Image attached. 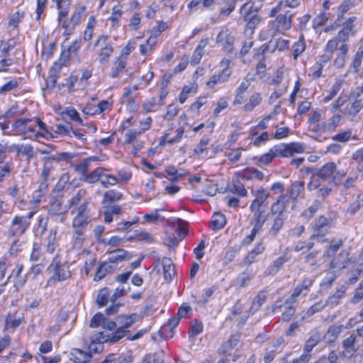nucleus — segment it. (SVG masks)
I'll return each mask as SVG.
<instances>
[{"instance_id":"obj_24","label":"nucleus","mask_w":363,"mask_h":363,"mask_svg":"<svg viewBox=\"0 0 363 363\" xmlns=\"http://www.w3.org/2000/svg\"><path fill=\"white\" fill-rule=\"evenodd\" d=\"M126 65V59L123 58V57H117L113 62L112 72L111 73V77H119L121 74L123 73V72L125 71Z\"/></svg>"},{"instance_id":"obj_62","label":"nucleus","mask_w":363,"mask_h":363,"mask_svg":"<svg viewBox=\"0 0 363 363\" xmlns=\"http://www.w3.org/2000/svg\"><path fill=\"white\" fill-rule=\"evenodd\" d=\"M109 296V293L107 289H102L99 291L97 298H96V303L100 306L102 307L105 306L108 302V298Z\"/></svg>"},{"instance_id":"obj_1","label":"nucleus","mask_w":363,"mask_h":363,"mask_svg":"<svg viewBox=\"0 0 363 363\" xmlns=\"http://www.w3.org/2000/svg\"><path fill=\"white\" fill-rule=\"evenodd\" d=\"M16 135H22L23 139L36 140L40 137L45 138L44 133L35 128L32 119H18L12 124Z\"/></svg>"},{"instance_id":"obj_45","label":"nucleus","mask_w":363,"mask_h":363,"mask_svg":"<svg viewBox=\"0 0 363 363\" xmlns=\"http://www.w3.org/2000/svg\"><path fill=\"white\" fill-rule=\"evenodd\" d=\"M111 102L107 100H102L98 104L96 108L94 109V111H86V113L90 115L101 114L107 110H111Z\"/></svg>"},{"instance_id":"obj_50","label":"nucleus","mask_w":363,"mask_h":363,"mask_svg":"<svg viewBox=\"0 0 363 363\" xmlns=\"http://www.w3.org/2000/svg\"><path fill=\"white\" fill-rule=\"evenodd\" d=\"M111 267L106 263H101L97 268L94 280L96 281L101 280L106 274V273L111 270Z\"/></svg>"},{"instance_id":"obj_12","label":"nucleus","mask_w":363,"mask_h":363,"mask_svg":"<svg viewBox=\"0 0 363 363\" xmlns=\"http://www.w3.org/2000/svg\"><path fill=\"white\" fill-rule=\"evenodd\" d=\"M234 176L246 180L257 179L262 181L264 179V174L254 167H247L242 172H236Z\"/></svg>"},{"instance_id":"obj_28","label":"nucleus","mask_w":363,"mask_h":363,"mask_svg":"<svg viewBox=\"0 0 363 363\" xmlns=\"http://www.w3.org/2000/svg\"><path fill=\"white\" fill-rule=\"evenodd\" d=\"M198 91V84L196 82L184 85L179 95V101L184 104L189 96L196 94Z\"/></svg>"},{"instance_id":"obj_43","label":"nucleus","mask_w":363,"mask_h":363,"mask_svg":"<svg viewBox=\"0 0 363 363\" xmlns=\"http://www.w3.org/2000/svg\"><path fill=\"white\" fill-rule=\"evenodd\" d=\"M213 230H220L225 225V216L220 213H216L213 216L211 221Z\"/></svg>"},{"instance_id":"obj_52","label":"nucleus","mask_w":363,"mask_h":363,"mask_svg":"<svg viewBox=\"0 0 363 363\" xmlns=\"http://www.w3.org/2000/svg\"><path fill=\"white\" fill-rule=\"evenodd\" d=\"M266 296L263 293H259L254 298L250 308V313L253 314L264 303Z\"/></svg>"},{"instance_id":"obj_20","label":"nucleus","mask_w":363,"mask_h":363,"mask_svg":"<svg viewBox=\"0 0 363 363\" xmlns=\"http://www.w3.org/2000/svg\"><path fill=\"white\" fill-rule=\"evenodd\" d=\"M108 254V261L111 263H118L125 259L129 260L133 257V255L121 248L109 251Z\"/></svg>"},{"instance_id":"obj_40","label":"nucleus","mask_w":363,"mask_h":363,"mask_svg":"<svg viewBox=\"0 0 363 363\" xmlns=\"http://www.w3.org/2000/svg\"><path fill=\"white\" fill-rule=\"evenodd\" d=\"M343 82H344V80L340 79H338L336 80V82L333 84L332 89H330L329 94L323 98V101L325 103L330 101L337 94V93L340 91V90L342 88Z\"/></svg>"},{"instance_id":"obj_16","label":"nucleus","mask_w":363,"mask_h":363,"mask_svg":"<svg viewBox=\"0 0 363 363\" xmlns=\"http://www.w3.org/2000/svg\"><path fill=\"white\" fill-rule=\"evenodd\" d=\"M265 250V245L263 241L257 242L253 249L250 250L246 257L244 262L246 264H251L257 261V257L263 253Z\"/></svg>"},{"instance_id":"obj_48","label":"nucleus","mask_w":363,"mask_h":363,"mask_svg":"<svg viewBox=\"0 0 363 363\" xmlns=\"http://www.w3.org/2000/svg\"><path fill=\"white\" fill-rule=\"evenodd\" d=\"M286 262V259L284 257H280L276 259L273 263L268 267L267 272L269 274H277L280 268L282 267L284 263Z\"/></svg>"},{"instance_id":"obj_63","label":"nucleus","mask_w":363,"mask_h":363,"mask_svg":"<svg viewBox=\"0 0 363 363\" xmlns=\"http://www.w3.org/2000/svg\"><path fill=\"white\" fill-rule=\"evenodd\" d=\"M318 341H319V337L318 335L311 336L307 340V341L304 345V352L303 353L310 354L311 351L318 344Z\"/></svg>"},{"instance_id":"obj_32","label":"nucleus","mask_w":363,"mask_h":363,"mask_svg":"<svg viewBox=\"0 0 363 363\" xmlns=\"http://www.w3.org/2000/svg\"><path fill=\"white\" fill-rule=\"evenodd\" d=\"M239 338L236 335H232L220 348L219 353L223 354H228L232 350L238 345Z\"/></svg>"},{"instance_id":"obj_10","label":"nucleus","mask_w":363,"mask_h":363,"mask_svg":"<svg viewBox=\"0 0 363 363\" xmlns=\"http://www.w3.org/2000/svg\"><path fill=\"white\" fill-rule=\"evenodd\" d=\"M330 227V221L328 218L320 216L315 223L313 227V233L311 236L312 240H318L325 236Z\"/></svg>"},{"instance_id":"obj_5","label":"nucleus","mask_w":363,"mask_h":363,"mask_svg":"<svg viewBox=\"0 0 363 363\" xmlns=\"http://www.w3.org/2000/svg\"><path fill=\"white\" fill-rule=\"evenodd\" d=\"M275 157H290L296 153H302L305 151L303 143L293 142L290 143H280L272 147Z\"/></svg>"},{"instance_id":"obj_15","label":"nucleus","mask_w":363,"mask_h":363,"mask_svg":"<svg viewBox=\"0 0 363 363\" xmlns=\"http://www.w3.org/2000/svg\"><path fill=\"white\" fill-rule=\"evenodd\" d=\"M69 359L75 363H88L91 359V354L82 350L72 348L69 353Z\"/></svg>"},{"instance_id":"obj_18","label":"nucleus","mask_w":363,"mask_h":363,"mask_svg":"<svg viewBox=\"0 0 363 363\" xmlns=\"http://www.w3.org/2000/svg\"><path fill=\"white\" fill-rule=\"evenodd\" d=\"M57 4L58 10L57 21L62 25L65 18L67 17L69 10L71 0H52Z\"/></svg>"},{"instance_id":"obj_8","label":"nucleus","mask_w":363,"mask_h":363,"mask_svg":"<svg viewBox=\"0 0 363 363\" xmlns=\"http://www.w3.org/2000/svg\"><path fill=\"white\" fill-rule=\"evenodd\" d=\"M323 181H330L333 179L340 180L345 175L344 171H337L336 165L334 162H328L323 165L317 173Z\"/></svg>"},{"instance_id":"obj_21","label":"nucleus","mask_w":363,"mask_h":363,"mask_svg":"<svg viewBox=\"0 0 363 363\" xmlns=\"http://www.w3.org/2000/svg\"><path fill=\"white\" fill-rule=\"evenodd\" d=\"M349 50L347 43H342L339 48V52L336 54V57L333 61V65L337 69H342L345 65V58Z\"/></svg>"},{"instance_id":"obj_17","label":"nucleus","mask_w":363,"mask_h":363,"mask_svg":"<svg viewBox=\"0 0 363 363\" xmlns=\"http://www.w3.org/2000/svg\"><path fill=\"white\" fill-rule=\"evenodd\" d=\"M230 74L231 71L227 69H225V71H220L218 73H216L206 82V85L208 88L212 89L216 85L226 82L230 77Z\"/></svg>"},{"instance_id":"obj_42","label":"nucleus","mask_w":363,"mask_h":363,"mask_svg":"<svg viewBox=\"0 0 363 363\" xmlns=\"http://www.w3.org/2000/svg\"><path fill=\"white\" fill-rule=\"evenodd\" d=\"M100 183L104 187L107 188L109 186H115L118 184V180H117L116 176L107 174L106 172H103V175H101Z\"/></svg>"},{"instance_id":"obj_53","label":"nucleus","mask_w":363,"mask_h":363,"mask_svg":"<svg viewBox=\"0 0 363 363\" xmlns=\"http://www.w3.org/2000/svg\"><path fill=\"white\" fill-rule=\"evenodd\" d=\"M363 59V48L359 47L354 55L353 62L352 64V67L354 69L355 72L359 71V69L362 65V61Z\"/></svg>"},{"instance_id":"obj_14","label":"nucleus","mask_w":363,"mask_h":363,"mask_svg":"<svg viewBox=\"0 0 363 363\" xmlns=\"http://www.w3.org/2000/svg\"><path fill=\"white\" fill-rule=\"evenodd\" d=\"M287 196L281 195L272 204L270 213L274 216H286L285 214L286 204L288 203Z\"/></svg>"},{"instance_id":"obj_46","label":"nucleus","mask_w":363,"mask_h":363,"mask_svg":"<svg viewBox=\"0 0 363 363\" xmlns=\"http://www.w3.org/2000/svg\"><path fill=\"white\" fill-rule=\"evenodd\" d=\"M352 138H354V137L352 136V132L350 129L340 131L332 138L333 140L340 143H346Z\"/></svg>"},{"instance_id":"obj_36","label":"nucleus","mask_w":363,"mask_h":363,"mask_svg":"<svg viewBox=\"0 0 363 363\" xmlns=\"http://www.w3.org/2000/svg\"><path fill=\"white\" fill-rule=\"evenodd\" d=\"M96 25V21L94 16H91L89 18L86 30L83 34V39L85 41H89L92 38L94 29Z\"/></svg>"},{"instance_id":"obj_31","label":"nucleus","mask_w":363,"mask_h":363,"mask_svg":"<svg viewBox=\"0 0 363 363\" xmlns=\"http://www.w3.org/2000/svg\"><path fill=\"white\" fill-rule=\"evenodd\" d=\"M304 190V182L298 181L291 184L290 188L288 189L287 194L289 197L293 201H296L297 198L301 195V194Z\"/></svg>"},{"instance_id":"obj_44","label":"nucleus","mask_w":363,"mask_h":363,"mask_svg":"<svg viewBox=\"0 0 363 363\" xmlns=\"http://www.w3.org/2000/svg\"><path fill=\"white\" fill-rule=\"evenodd\" d=\"M136 314H132L130 315H120L117 318V321L121 325V328L125 329L131 327L135 323Z\"/></svg>"},{"instance_id":"obj_37","label":"nucleus","mask_w":363,"mask_h":363,"mask_svg":"<svg viewBox=\"0 0 363 363\" xmlns=\"http://www.w3.org/2000/svg\"><path fill=\"white\" fill-rule=\"evenodd\" d=\"M123 198V194L114 189L108 190L104 194L102 203H111L121 200Z\"/></svg>"},{"instance_id":"obj_61","label":"nucleus","mask_w":363,"mask_h":363,"mask_svg":"<svg viewBox=\"0 0 363 363\" xmlns=\"http://www.w3.org/2000/svg\"><path fill=\"white\" fill-rule=\"evenodd\" d=\"M343 329L344 326L342 325H331L328 328L326 335L330 337V340H333L337 338Z\"/></svg>"},{"instance_id":"obj_7","label":"nucleus","mask_w":363,"mask_h":363,"mask_svg":"<svg viewBox=\"0 0 363 363\" xmlns=\"http://www.w3.org/2000/svg\"><path fill=\"white\" fill-rule=\"evenodd\" d=\"M292 17L293 13L288 11L284 14L278 15L274 20L270 21L269 26L272 34H275L278 31L284 32L289 30L291 27Z\"/></svg>"},{"instance_id":"obj_58","label":"nucleus","mask_w":363,"mask_h":363,"mask_svg":"<svg viewBox=\"0 0 363 363\" xmlns=\"http://www.w3.org/2000/svg\"><path fill=\"white\" fill-rule=\"evenodd\" d=\"M143 133V131H139L138 130H128L125 133V140L124 143L125 144H131L133 143L136 138H138L141 134Z\"/></svg>"},{"instance_id":"obj_54","label":"nucleus","mask_w":363,"mask_h":363,"mask_svg":"<svg viewBox=\"0 0 363 363\" xmlns=\"http://www.w3.org/2000/svg\"><path fill=\"white\" fill-rule=\"evenodd\" d=\"M325 307V305L322 302H316L311 306L308 311L303 315L302 319H306L311 317L313 314L320 311Z\"/></svg>"},{"instance_id":"obj_57","label":"nucleus","mask_w":363,"mask_h":363,"mask_svg":"<svg viewBox=\"0 0 363 363\" xmlns=\"http://www.w3.org/2000/svg\"><path fill=\"white\" fill-rule=\"evenodd\" d=\"M339 44L340 42L337 40V39L333 38L327 42L323 48V51L328 52V53L333 55L335 51H336L337 50H339Z\"/></svg>"},{"instance_id":"obj_49","label":"nucleus","mask_w":363,"mask_h":363,"mask_svg":"<svg viewBox=\"0 0 363 363\" xmlns=\"http://www.w3.org/2000/svg\"><path fill=\"white\" fill-rule=\"evenodd\" d=\"M123 15V11L116 7L114 6L112 9V12L111 14V16L109 17V20L111 22V26L113 28H117L119 25V21Z\"/></svg>"},{"instance_id":"obj_11","label":"nucleus","mask_w":363,"mask_h":363,"mask_svg":"<svg viewBox=\"0 0 363 363\" xmlns=\"http://www.w3.org/2000/svg\"><path fill=\"white\" fill-rule=\"evenodd\" d=\"M251 194L255 196L250 205V210L252 212L259 211V208L264 204L269 196V193L263 187H260L257 190H252Z\"/></svg>"},{"instance_id":"obj_25","label":"nucleus","mask_w":363,"mask_h":363,"mask_svg":"<svg viewBox=\"0 0 363 363\" xmlns=\"http://www.w3.org/2000/svg\"><path fill=\"white\" fill-rule=\"evenodd\" d=\"M239 179L235 176L232 180V184L229 186V191L239 196L245 197L247 195V191Z\"/></svg>"},{"instance_id":"obj_3","label":"nucleus","mask_w":363,"mask_h":363,"mask_svg":"<svg viewBox=\"0 0 363 363\" xmlns=\"http://www.w3.org/2000/svg\"><path fill=\"white\" fill-rule=\"evenodd\" d=\"M49 269L53 272L52 275L48 281L50 285H53L56 282L65 281L68 279L72 274L69 265L66 263H61L60 261L57 259L52 260Z\"/></svg>"},{"instance_id":"obj_51","label":"nucleus","mask_w":363,"mask_h":363,"mask_svg":"<svg viewBox=\"0 0 363 363\" xmlns=\"http://www.w3.org/2000/svg\"><path fill=\"white\" fill-rule=\"evenodd\" d=\"M363 206V194H359L357 195L356 200L352 202L347 212L350 214H354Z\"/></svg>"},{"instance_id":"obj_30","label":"nucleus","mask_w":363,"mask_h":363,"mask_svg":"<svg viewBox=\"0 0 363 363\" xmlns=\"http://www.w3.org/2000/svg\"><path fill=\"white\" fill-rule=\"evenodd\" d=\"M97 160H99V159L96 157H87L83 160L80 163L75 164L74 169L80 174V177H83L87 173L91 162Z\"/></svg>"},{"instance_id":"obj_47","label":"nucleus","mask_w":363,"mask_h":363,"mask_svg":"<svg viewBox=\"0 0 363 363\" xmlns=\"http://www.w3.org/2000/svg\"><path fill=\"white\" fill-rule=\"evenodd\" d=\"M164 211V210L155 208L152 211L145 213L143 216L145 221L148 222V223H155L158 220H161V221L164 220V218L162 217L159 214V211Z\"/></svg>"},{"instance_id":"obj_29","label":"nucleus","mask_w":363,"mask_h":363,"mask_svg":"<svg viewBox=\"0 0 363 363\" xmlns=\"http://www.w3.org/2000/svg\"><path fill=\"white\" fill-rule=\"evenodd\" d=\"M340 117L339 115H334L327 122H323V125L319 126V133H325L333 131L339 123Z\"/></svg>"},{"instance_id":"obj_13","label":"nucleus","mask_w":363,"mask_h":363,"mask_svg":"<svg viewBox=\"0 0 363 363\" xmlns=\"http://www.w3.org/2000/svg\"><path fill=\"white\" fill-rule=\"evenodd\" d=\"M48 215L56 217L61 223H64L67 220V210L62 208V202L57 199L51 203Z\"/></svg>"},{"instance_id":"obj_26","label":"nucleus","mask_w":363,"mask_h":363,"mask_svg":"<svg viewBox=\"0 0 363 363\" xmlns=\"http://www.w3.org/2000/svg\"><path fill=\"white\" fill-rule=\"evenodd\" d=\"M107 169L103 167H97L89 173H86L83 177H80V180L88 184H94L99 181L103 175V172H106Z\"/></svg>"},{"instance_id":"obj_2","label":"nucleus","mask_w":363,"mask_h":363,"mask_svg":"<svg viewBox=\"0 0 363 363\" xmlns=\"http://www.w3.org/2000/svg\"><path fill=\"white\" fill-rule=\"evenodd\" d=\"M89 202L84 201L77 208V212L72 222L73 230L85 233L86 229L91 223L92 218L89 214Z\"/></svg>"},{"instance_id":"obj_55","label":"nucleus","mask_w":363,"mask_h":363,"mask_svg":"<svg viewBox=\"0 0 363 363\" xmlns=\"http://www.w3.org/2000/svg\"><path fill=\"white\" fill-rule=\"evenodd\" d=\"M319 208L320 202L315 200L312 203V204L309 206L308 208H307L302 213L301 215L305 218L310 219L313 216V215L316 213Z\"/></svg>"},{"instance_id":"obj_23","label":"nucleus","mask_w":363,"mask_h":363,"mask_svg":"<svg viewBox=\"0 0 363 363\" xmlns=\"http://www.w3.org/2000/svg\"><path fill=\"white\" fill-rule=\"evenodd\" d=\"M57 227H55L50 229L49 231V234L46 240V251L48 253L52 254L58 247V243L57 241Z\"/></svg>"},{"instance_id":"obj_9","label":"nucleus","mask_w":363,"mask_h":363,"mask_svg":"<svg viewBox=\"0 0 363 363\" xmlns=\"http://www.w3.org/2000/svg\"><path fill=\"white\" fill-rule=\"evenodd\" d=\"M30 223H28L27 218L16 216L11 222L9 233L11 236L21 235L28 229Z\"/></svg>"},{"instance_id":"obj_19","label":"nucleus","mask_w":363,"mask_h":363,"mask_svg":"<svg viewBox=\"0 0 363 363\" xmlns=\"http://www.w3.org/2000/svg\"><path fill=\"white\" fill-rule=\"evenodd\" d=\"M162 265V273L164 279L166 281H172L173 276L175 274L174 266L170 258L164 257L161 261Z\"/></svg>"},{"instance_id":"obj_38","label":"nucleus","mask_w":363,"mask_h":363,"mask_svg":"<svg viewBox=\"0 0 363 363\" xmlns=\"http://www.w3.org/2000/svg\"><path fill=\"white\" fill-rule=\"evenodd\" d=\"M322 120V114L318 111H313L308 118V123L311 124L312 128L316 132L319 133V126L323 125V122L320 123Z\"/></svg>"},{"instance_id":"obj_27","label":"nucleus","mask_w":363,"mask_h":363,"mask_svg":"<svg viewBox=\"0 0 363 363\" xmlns=\"http://www.w3.org/2000/svg\"><path fill=\"white\" fill-rule=\"evenodd\" d=\"M168 223L172 225H177L176 231L180 240H182L187 234L188 223L186 221L180 218H174L169 219Z\"/></svg>"},{"instance_id":"obj_59","label":"nucleus","mask_w":363,"mask_h":363,"mask_svg":"<svg viewBox=\"0 0 363 363\" xmlns=\"http://www.w3.org/2000/svg\"><path fill=\"white\" fill-rule=\"evenodd\" d=\"M111 336L105 332H96L90 337V341H96L104 344L110 342Z\"/></svg>"},{"instance_id":"obj_22","label":"nucleus","mask_w":363,"mask_h":363,"mask_svg":"<svg viewBox=\"0 0 363 363\" xmlns=\"http://www.w3.org/2000/svg\"><path fill=\"white\" fill-rule=\"evenodd\" d=\"M262 101V96L259 92H254L252 94L248 100L246 101L242 108L245 112L252 111L257 106L261 104Z\"/></svg>"},{"instance_id":"obj_35","label":"nucleus","mask_w":363,"mask_h":363,"mask_svg":"<svg viewBox=\"0 0 363 363\" xmlns=\"http://www.w3.org/2000/svg\"><path fill=\"white\" fill-rule=\"evenodd\" d=\"M85 240L84 232L73 230L72 249L78 250L82 248Z\"/></svg>"},{"instance_id":"obj_60","label":"nucleus","mask_w":363,"mask_h":363,"mask_svg":"<svg viewBox=\"0 0 363 363\" xmlns=\"http://www.w3.org/2000/svg\"><path fill=\"white\" fill-rule=\"evenodd\" d=\"M117 180L118 184H126L132 177V172L126 169H121L117 173Z\"/></svg>"},{"instance_id":"obj_39","label":"nucleus","mask_w":363,"mask_h":363,"mask_svg":"<svg viewBox=\"0 0 363 363\" xmlns=\"http://www.w3.org/2000/svg\"><path fill=\"white\" fill-rule=\"evenodd\" d=\"M305 50H306V43H305V41L303 39V36L301 35L299 38L297 42L294 43V44L292 46L291 51H292V55H293L294 58L295 60L297 59V57L301 54H302L305 51Z\"/></svg>"},{"instance_id":"obj_64","label":"nucleus","mask_w":363,"mask_h":363,"mask_svg":"<svg viewBox=\"0 0 363 363\" xmlns=\"http://www.w3.org/2000/svg\"><path fill=\"white\" fill-rule=\"evenodd\" d=\"M355 0H344L340 5L338 16H343L344 14L354 5Z\"/></svg>"},{"instance_id":"obj_41","label":"nucleus","mask_w":363,"mask_h":363,"mask_svg":"<svg viewBox=\"0 0 363 363\" xmlns=\"http://www.w3.org/2000/svg\"><path fill=\"white\" fill-rule=\"evenodd\" d=\"M286 218V216H275L272 225L269 230V233L272 235H277V234L282 228Z\"/></svg>"},{"instance_id":"obj_56","label":"nucleus","mask_w":363,"mask_h":363,"mask_svg":"<svg viewBox=\"0 0 363 363\" xmlns=\"http://www.w3.org/2000/svg\"><path fill=\"white\" fill-rule=\"evenodd\" d=\"M74 157V155L69 152H61L57 153L56 155H53L50 157H47V158L50 159V160L52 162H60V161H69Z\"/></svg>"},{"instance_id":"obj_34","label":"nucleus","mask_w":363,"mask_h":363,"mask_svg":"<svg viewBox=\"0 0 363 363\" xmlns=\"http://www.w3.org/2000/svg\"><path fill=\"white\" fill-rule=\"evenodd\" d=\"M113 52V48L110 43H106L99 54V61L101 64L107 63Z\"/></svg>"},{"instance_id":"obj_4","label":"nucleus","mask_w":363,"mask_h":363,"mask_svg":"<svg viewBox=\"0 0 363 363\" xmlns=\"http://www.w3.org/2000/svg\"><path fill=\"white\" fill-rule=\"evenodd\" d=\"M351 261L349 258V254L347 251H342L331 262L328 269L329 277L325 278L327 282L330 284L338 277L342 269L348 266Z\"/></svg>"},{"instance_id":"obj_6","label":"nucleus","mask_w":363,"mask_h":363,"mask_svg":"<svg viewBox=\"0 0 363 363\" xmlns=\"http://www.w3.org/2000/svg\"><path fill=\"white\" fill-rule=\"evenodd\" d=\"M85 11V6H78L74 10L70 18L62 22V28L65 30L64 35H69L73 33L75 27L80 23Z\"/></svg>"},{"instance_id":"obj_33","label":"nucleus","mask_w":363,"mask_h":363,"mask_svg":"<svg viewBox=\"0 0 363 363\" xmlns=\"http://www.w3.org/2000/svg\"><path fill=\"white\" fill-rule=\"evenodd\" d=\"M85 195H86L85 190L80 189L77 191V193L74 196H73L72 197V199H70L68 201L67 206L69 208H72L73 207L74 208V209H72L71 213L73 214L75 212H77V208L80 206L79 204L81 200L82 199V198H84L85 196Z\"/></svg>"}]
</instances>
